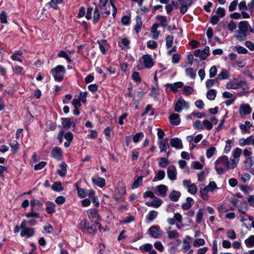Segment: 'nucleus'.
Instances as JSON below:
<instances>
[{"instance_id":"obj_38","label":"nucleus","mask_w":254,"mask_h":254,"mask_svg":"<svg viewBox=\"0 0 254 254\" xmlns=\"http://www.w3.org/2000/svg\"><path fill=\"white\" fill-rule=\"evenodd\" d=\"M9 146L11 147V150L13 153H16L18 151L19 147V144L17 141L13 140L9 143Z\"/></svg>"},{"instance_id":"obj_29","label":"nucleus","mask_w":254,"mask_h":254,"mask_svg":"<svg viewBox=\"0 0 254 254\" xmlns=\"http://www.w3.org/2000/svg\"><path fill=\"white\" fill-rule=\"evenodd\" d=\"M225 143L226 144L224 149V153L228 154L234 146V140L232 139H228L226 141Z\"/></svg>"},{"instance_id":"obj_56","label":"nucleus","mask_w":254,"mask_h":254,"mask_svg":"<svg viewBox=\"0 0 254 254\" xmlns=\"http://www.w3.org/2000/svg\"><path fill=\"white\" fill-rule=\"evenodd\" d=\"M235 49L239 54H246L248 52L247 49L241 46H235Z\"/></svg>"},{"instance_id":"obj_41","label":"nucleus","mask_w":254,"mask_h":254,"mask_svg":"<svg viewBox=\"0 0 254 254\" xmlns=\"http://www.w3.org/2000/svg\"><path fill=\"white\" fill-rule=\"evenodd\" d=\"M229 72L225 69H223L217 75V79L220 80L227 79L229 78Z\"/></svg>"},{"instance_id":"obj_26","label":"nucleus","mask_w":254,"mask_h":254,"mask_svg":"<svg viewBox=\"0 0 254 254\" xmlns=\"http://www.w3.org/2000/svg\"><path fill=\"white\" fill-rule=\"evenodd\" d=\"M166 231L169 239H175L179 237V233L176 230H172L171 227L166 229Z\"/></svg>"},{"instance_id":"obj_62","label":"nucleus","mask_w":254,"mask_h":254,"mask_svg":"<svg viewBox=\"0 0 254 254\" xmlns=\"http://www.w3.org/2000/svg\"><path fill=\"white\" fill-rule=\"evenodd\" d=\"M131 77L133 80L137 82L141 81V78L140 76L139 73L137 72H133L132 73Z\"/></svg>"},{"instance_id":"obj_25","label":"nucleus","mask_w":254,"mask_h":254,"mask_svg":"<svg viewBox=\"0 0 254 254\" xmlns=\"http://www.w3.org/2000/svg\"><path fill=\"white\" fill-rule=\"evenodd\" d=\"M250 26V25L247 21H242L239 23L238 29L247 33L248 31L249 32Z\"/></svg>"},{"instance_id":"obj_61","label":"nucleus","mask_w":254,"mask_h":254,"mask_svg":"<svg viewBox=\"0 0 254 254\" xmlns=\"http://www.w3.org/2000/svg\"><path fill=\"white\" fill-rule=\"evenodd\" d=\"M186 74L193 79L195 77V73L192 68H188L186 69Z\"/></svg>"},{"instance_id":"obj_13","label":"nucleus","mask_w":254,"mask_h":254,"mask_svg":"<svg viewBox=\"0 0 254 254\" xmlns=\"http://www.w3.org/2000/svg\"><path fill=\"white\" fill-rule=\"evenodd\" d=\"M209 48L208 47H205L203 50H196L194 53L195 57H198L200 60H205L209 55Z\"/></svg>"},{"instance_id":"obj_45","label":"nucleus","mask_w":254,"mask_h":254,"mask_svg":"<svg viewBox=\"0 0 254 254\" xmlns=\"http://www.w3.org/2000/svg\"><path fill=\"white\" fill-rule=\"evenodd\" d=\"M203 209L202 208H199L198 210V211L197 212L196 215V222L197 224H200L203 219Z\"/></svg>"},{"instance_id":"obj_53","label":"nucleus","mask_w":254,"mask_h":254,"mask_svg":"<svg viewBox=\"0 0 254 254\" xmlns=\"http://www.w3.org/2000/svg\"><path fill=\"white\" fill-rule=\"evenodd\" d=\"M52 188L53 190L58 191H62L63 190V188L62 187L61 183L60 182L54 183L52 185Z\"/></svg>"},{"instance_id":"obj_33","label":"nucleus","mask_w":254,"mask_h":254,"mask_svg":"<svg viewBox=\"0 0 254 254\" xmlns=\"http://www.w3.org/2000/svg\"><path fill=\"white\" fill-rule=\"evenodd\" d=\"M252 127L251 123L249 121H246L244 124L240 125V127L243 134L246 133Z\"/></svg>"},{"instance_id":"obj_63","label":"nucleus","mask_w":254,"mask_h":254,"mask_svg":"<svg viewBox=\"0 0 254 254\" xmlns=\"http://www.w3.org/2000/svg\"><path fill=\"white\" fill-rule=\"evenodd\" d=\"M203 126L204 127V128L208 130L211 129L213 127L212 123L207 120H205L203 121Z\"/></svg>"},{"instance_id":"obj_21","label":"nucleus","mask_w":254,"mask_h":254,"mask_svg":"<svg viewBox=\"0 0 254 254\" xmlns=\"http://www.w3.org/2000/svg\"><path fill=\"white\" fill-rule=\"evenodd\" d=\"M87 215L89 219L92 221H95L97 222L99 220V217L98 215L97 210L94 209H90L87 211Z\"/></svg>"},{"instance_id":"obj_59","label":"nucleus","mask_w":254,"mask_h":254,"mask_svg":"<svg viewBox=\"0 0 254 254\" xmlns=\"http://www.w3.org/2000/svg\"><path fill=\"white\" fill-rule=\"evenodd\" d=\"M107 44V42L105 40H102L101 41H98V44L99 46V49L103 54H105L106 50L105 48V45Z\"/></svg>"},{"instance_id":"obj_7","label":"nucleus","mask_w":254,"mask_h":254,"mask_svg":"<svg viewBox=\"0 0 254 254\" xmlns=\"http://www.w3.org/2000/svg\"><path fill=\"white\" fill-rule=\"evenodd\" d=\"M126 189L125 185L122 182H119L115 188V197L116 199H119L126 194Z\"/></svg>"},{"instance_id":"obj_5","label":"nucleus","mask_w":254,"mask_h":254,"mask_svg":"<svg viewBox=\"0 0 254 254\" xmlns=\"http://www.w3.org/2000/svg\"><path fill=\"white\" fill-rule=\"evenodd\" d=\"M242 153V150L239 147L235 148L232 152V155L229 160L235 168L237 167L239 163Z\"/></svg>"},{"instance_id":"obj_60","label":"nucleus","mask_w":254,"mask_h":254,"mask_svg":"<svg viewBox=\"0 0 254 254\" xmlns=\"http://www.w3.org/2000/svg\"><path fill=\"white\" fill-rule=\"evenodd\" d=\"M100 16V14L99 10L97 8H95L93 14V22L96 23L99 20Z\"/></svg>"},{"instance_id":"obj_30","label":"nucleus","mask_w":254,"mask_h":254,"mask_svg":"<svg viewBox=\"0 0 254 254\" xmlns=\"http://www.w3.org/2000/svg\"><path fill=\"white\" fill-rule=\"evenodd\" d=\"M168 189L167 186L164 185H161L157 186V190L158 194L161 196L164 197L166 195V192Z\"/></svg>"},{"instance_id":"obj_52","label":"nucleus","mask_w":254,"mask_h":254,"mask_svg":"<svg viewBox=\"0 0 254 254\" xmlns=\"http://www.w3.org/2000/svg\"><path fill=\"white\" fill-rule=\"evenodd\" d=\"M205 242L203 239L198 238L195 240L193 243V246L194 247H199L203 246Z\"/></svg>"},{"instance_id":"obj_2","label":"nucleus","mask_w":254,"mask_h":254,"mask_svg":"<svg viewBox=\"0 0 254 254\" xmlns=\"http://www.w3.org/2000/svg\"><path fill=\"white\" fill-rule=\"evenodd\" d=\"M217 189L216 183L213 181H210L207 186L202 185L200 186L199 192L200 196L202 199L207 200L209 199V192H213Z\"/></svg>"},{"instance_id":"obj_34","label":"nucleus","mask_w":254,"mask_h":254,"mask_svg":"<svg viewBox=\"0 0 254 254\" xmlns=\"http://www.w3.org/2000/svg\"><path fill=\"white\" fill-rule=\"evenodd\" d=\"M240 189L242 191H243L245 194H248L249 193H251L254 190V188L251 186H249L247 185L240 186Z\"/></svg>"},{"instance_id":"obj_64","label":"nucleus","mask_w":254,"mask_h":254,"mask_svg":"<svg viewBox=\"0 0 254 254\" xmlns=\"http://www.w3.org/2000/svg\"><path fill=\"white\" fill-rule=\"evenodd\" d=\"M217 15L220 18L223 17L225 15V10L224 8L218 7L216 10Z\"/></svg>"},{"instance_id":"obj_19","label":"nucleus","mask_w":254,"mask_h":254,"mask_svg":"<svg viewBox=\"0 0 254 254\" xmlns=\"http://www.w3.org/2000/svg\"><path fill=\"white\" fill-rule=\"evenodd\" d=\"M158 145L161 152H165L169 148L167 138L160 139L158 141Z\"/></svg>"},{"instance_id":"obj_50","label":"nucleus","mask_w":254,"mask_h":254,"mask_svg":"<svg viewBox=\"0 0 254 254\" xmlns=\"http://www.w3.org/2000/svg\"><path fill=\"white\" fill-rule=\"evenodd\" d=\"M143 177L140 176L137 178L136 180H135L132 185L131 188L132 189H135L137 188L139 186H140L142 182Z\"/></svg>"},{"instance_id":"obj_20","label":"nucleus","mask_w":254,"mask_h":254,"mask_svg":"<svg viewBox=\"0 0 254 254\" xmlns=\"http://www.w3.org/2000/svg\"><path fill=\"white\" fill-rule=\"evenodd\" d=\"M46 210L48 214H54L56 212V204L52 201H48L45 203Z\"/></svg>"},{"instance_id":"obj_3","label":"nucleus","mask_w":254,"mask_h":254,"mask_svg":"<svg viewBox=\"0 0 254 254\" xmlns=\"http://www.w3.org/2000/svg\"><path fill=\"white\" fill-rule=\"evenodd\" d=\"M51 73L56 81L61 82L64 79L65 68L64 66L59 65L53 68L51 70Z\"/></svg>"},{"instance_id":"obj_48","label":"nucleus","mask_w":254,"mask_h":254,"mask_svg":"<svg viewBox=\"0 0 254 254\" xmlns=\"http://www.w3.org/2000/svg\"><path fill=\"white\" fill-rule=\"evenodd\" d=\"M158 212L155 210L150 211L147 215V220L148 222H152L157 216Z\"/></svg>"},{"instance_id":"obj_6","label":"nucleus","mask_w":254,"mask_h":254,"mask_svg":"<svg viewBox=\"0 0 254 254\" xmlns=\"http://www.w3.org/2000/svg\"><path fill=\"white\" fill-rule=\"evenodd\" d=\"M246 82L244 80L233 79L227 83L226 87L228 89H238L246 85Z\"/></svg>"},{"instance_id":"obj_23","label":"nucleus","mask_w":254,"mask_h":254,"mask_svg":"<svg viewBox=\"0 0 254 254\" xmlns=\"http://www.w3.org/2000/svg\"><path fill=\"white\" fill-rule=\"evenodd\" d=\"M92 181L94 185L100 188H103L105 185V180L101 177L98 176L92 177Z\"/></svg>"},{"instance_id":"obj_27","label":"nucleus","mask_w":254,"mask_h":254,"mask_svg":"<svg viewBox=\"0 0 254 254\" xmlns=\"http://www.w3.org/2000/svg\"><path fill=\"white\" fill-rule=\"evenodd\" d=\"M52 156L55 159L59 160L62 156V151L59 147H55L52 151Z\"/></svg>"},{"instance_id":"obj_14","label":"nucleus","mask_w":254,"mask_h":254,"mask_svg":"<svg viewBox=\"0 0 254 254\" xmlns=\"http://www.w3.org/2000/svg\"><path fill=\"white\" fill-rule=\"evenodd\" d=\"M252 109L248 103H242L240 106L239 114L241 116H247L251 114Z\"/></svg>"},{"instance_id":"obj_10","label":"nucleus","mask_w":254,"mask_h":254,"mask_svg":"<svg viewBox=\"0 0 254 254\" xmlns=\"http://www.w3.org/2000/svg\"><path fill=\"white\" fill-rule=\"evenodd\" d=\"M149 234L154 238L159 239L161 237L162 232L160 230L159 226L154 225L151 226L148 230Z\"/></svg>"},{"instance_id":"obj_39","label":"nucleus","mask_w":254,"mask_h":254,"mask_svg":"<svg viewBox=\"0 0 254 254\" xmlns=\"http://www.w3.org/2000/svg\"><path fill=\"white\" fill-rule=\"evenodd\" d=\"M129 44V41L126 38L122 39L121 41L118 42V45L122 49L128 47Z\"/></svg>"},{"instance_id":"obj_15","label":"nucleus","mask_w":254,"mask_h":254,"mask_svg":"<svg viewBox=\"0 0 254 254\" xmlns=\"http://www.w3.org/2000/svg\"><path fill=\"white\" fill-rule=\"evenodd\" d=\"M167 174L168 178L170 180L175 181L177 179V171L174 165H170L167 168Z\"/></svg>"},{"instance_id":"obj_51","label":"nucleus","mask_w":254,"mask_h":254,"mask_svg":"<svg viewBox=\"0 0 254 254\" xmlns=\"http://www.w3.org/2000/svg\"><path fill=\"white\" fill-rule=\"evenodd\" d=\"M144 137V134L143 132H138L135 133L133 136V141L134 143H137Z\"/></svg>"},{"instance_id":"obj_55","label":"nucleus","mask_w":254,"mask_h":254,"mask_svg":"<svg viewBox=\"0 0 254 254\" xmlns=\"http://www.w3.org/2000/svg\"><path fill=\"white\" fill-rule=\"evenodd\" d=\"M135 220V218L132 216H128L124 218V219L121 221V224H125L127 223H131L133 221H134Z\"/></svg>"},{"instance_id":"obj_11","label":"nucleus","mask_w":254,"mask_h":254,"mask_svg":"<svg viewBox=\"0 0 254 254\" xmlns=\"http://www.w3.org/2000/svg\"><path fill=\"white\" fill-rule=\"evenodd\" d=\"M189 107V103L183 98H180L175 104V111L180 113L184 109H188Z\"/></svg>"},{"instance_id":"obj_17","label":"nucleus","mask_w":254,"mask_h":254,"mask_svg":"<svg viewBox=\"0 0 254 254\" xmlns=\"http://www.w3.org/2000/svg\"><path fill=\"white\" fill-rule=\"evenodd\" d=\"M62 124L64 128L68 129L71 127L73 128L75 127V124L73 120L68 118H65L62 119Z\"/></svg>"},{"instance_id":"obj_32","label":"nucleus","mask_w":254,"mask_h":254,"mask_svg":"<svg viewBox=\"0 0 254 254\" xmlns=\"http://www.w3.org/2000/svg\"><path fill=\"white\" fill-rule=\"evenodd\" d=\"M246 246L248 248L254 247V235L250 236L244 241Z\"/></svg>"},{"instance_id":"obj_43","label":"nucleus","mask_w":254,"mask_h":254,"mask_svg":"<svg viewBox=\"0 0 254 254\" xmlns=\"http://www.w3.org/2000/svg\"><path fill=\"white\" fill-rule=\"evenodd\" d=\"M142 22L141 20V18L137 16L136 18V25L134 27V30H135L136 33H138L142 27Z\"/></svg>"},{"instance_id":"obj_12","label":"nucleus","mask_w":254,"mask_h":254,"mask_svg":"<svg viewBox=\"0 0 254 254\" xmlns=\"http://www.w3.org/2000/svg\"><path fill=\"white\" fill-rule=\"evenodd\" d=\"M165 86L166 87L167 91L168 89H169V91L176 93L179 89L183 87L184 83L181 81H179L174 83H167Z\"/></svg>"},{"instance_id":"obj_57","label":"nucleus","mask_w":254,"mask_h":254,"mask_svg":"<svg viewBox=\"0 0 254 254\" xmlns=\"http://www.w3.org/2000/svg\"><path fill=\"white\" fill-rule=\"evenodd\" d=\"M173 41V36L172 35H169L166 39V45L167 48L169 49L172 47Z\"/></svg>"},{"instance_id":"obj_9","label":"nucleus","mask_w":254,"mask_h":254,"mask_svg":"<svg viewBox=\"0 0 254 254\" xmlns=\"http://www.w3.org/2000/svg\"><path fill=\"white\" fill-rule=\"evenodd\" d=\"M25 215L27 218H31V219L27 222V224L30 226L35 225L37 224L35 219L40 217L39 214L34 212L33 209H31L30 212L25 213Z\"/></svg>"},{"instance_id":"obj_28","label":"nucleus","mask_w":254,"mask_h":254,"mask_svg":"<svg viewBox=\"0 0 254 254\" xmlns=\"http://www.w3.org/2000/svg\"><path fill=\"white\" fill-rule=\"evenodd\" d=\"M81 224L82 225H83L85 228H86L88 232L89 233H92L94 231L95 225H99V227L101 226L100 224L98 222H95L93 225L91 226V227H88V225L87 224V222L86 220L82 221L81 222Z\"/></svg>"},{"instance_id":"obj_58","label":"nucleus","mask_w":254,"mask_h":254,"mask_svg":"<svg viewBox=\"0 0 254 254\" xmlns=\"http://www.w3.org/2000/svg\"><path fill=\"white\" fill-rule=\"evenodd\" d=\"M157 46V43L153 40H149L147 43V47L150 49H155Z\"/></svg>"},{"instance_id":"obj_37","label":"nucleus","mask_w":254,"mask_h":254,"mask_svg":"<svg viewBox=\"0 0 254 254\" xmlns=\"http://www.w3.org/2000/svg\"><path fill=\"white\" fill-rule=\"evenodd\" d=\"M61 169L58 171V173L61 177L64 176L66 174V164L64 163H62L60 165Z\"/></svg>"},{"instance_id":"obj_1","label":"nucleus","mask_w":254,"mask_h":254,"mask_svg":"<svg viewBox=\"0 0 254 254\" xmlns=\"http://www.w3.org/2000/svg\"><path fill=\"white\" fill-rule=\"evenodd\" d=\"M215 170L218 175H221L227 171L234 169L235 168L230 162L229 157L223 155L218 157L214 162Z\"/></svg>"},{"instance_id":"obj_47","label":"nucleus","mask_w":254,"mask_h":254,"mask_svg":"<svg viewBox=\"0 0 254 254\" xmlns=\"http://www.w3.org/2000/svg\"><path fill=\"white\" fill-rule=\"evenodd\" d=\"M156 19L159 21V24L165 27L167 24L166 17L161 15H157L156 16Z\"/></svg>"},{"instance_id":"obj_31","label":"nucleus","mask_w":254,"mask_h":254,"mask_svg":"<svg viewBox=\"0 0 254 254\" xmlns=\"http://www.w3.org/2000/svg\"><path fill=\"white\" fill-rule=\"evenodd\" d=\"M155 199L151 203L147 202L146 204L149 206H153L155 208L159 207L162 203V200L157 197H154Z\"/></svg>"},{"instance_id":"obj_40","label":"nucleus","mask_w":254,"mask_h":254,"mask_svg":"<svg viewBox=\"0 0 254 254\" xmlns=\"http://www.w3.org/2000/svg\"><path fill=\"white\" fill-rule=\"evenodd\" d=\"M147 114H148L150 116H152L154 115V111L153 110L152 106L151 105H147L144 111L141 114V116L144 117Z\"/></svg>"},{"instance_id":"obj_44","label":"nucleus","mask_w":254,"mask_h":254,"mask_svg":"<svg viewBox=\"0 0 254 254\" xmlns=\"http://www.w3.org/2000/svg\"><path fill=\"white\" fill-rule=\"evenodd\" d=\"M252 136H250L246 138H242L239 139V142L241 146L250 145L251 144Z\"/></svg>"},{"instance_id":"obj_16","label":"nucleus","mask_w":254,"mask_h":254,"mask_svg":"<svg viewBox=\"0 0 254 254\" xmlns=\"http://www.w3.org/2000/svg\"><path fill=\"white\" fill-rule=\"evenodd\" d=\"M144 65L146 68H151L154 65V61L150 55H145L142 57Z\"/></svg>"},{"instance_id":"obj_42","label":"nucleus","mask_w":254,"mask_h":254,"mask_svg":"<svg viewBox=\"0 0 254 254\" xmlns=\"http://www.w3.org/2000/svg\"><path fill=\"white\" fill-rule=\"evenodd\" d=\"M169 164V161L167 158L161 157L158 159V165L160 167L165 168Z\"/></svg>"},{"instance_id":"obj_8","label":"nucleus","mask_w":254,"mask_h":254,"mask_svg":"<svg viewBox=\"0 0 254 254\" xmlns=\"http://www.w3.org/2000/svg\"><path fill=\"white\" fill-rule=\"evenodd\" d=\"M184 188L188 189V191L191 194H194L197 191L196 186L194 184L191 183L190 180H184L183 182Z\"/></svg>"},{"instance_id":"obj_54","label":"nucleus","mask_w":254,"mask_h":254,"mask_svg":"<svg viewBox=\"0 0 254 254\" xmlns=\"http://www.w3.org/2000/svg\"><path fill=\"white\" fill-rule=\"evenodd\" d=\"M216 151V148L212 146L207 149L206 152V156L207 158H210L214 154Z\"/></svg>"},{"instance_id":"obj_24","label":"nucleus","mask_w":254,"mask_h":254,"mask_svg":"<svg viewBox=\"0 0 254 254\" xmlns=\"http://www.w3.org/2000/svg\"><path fill=\"white\" fill-rule=\"evenodd\" d=\"M170 124L173 126H178L181 123L180 116L177 114H172L169 117Z\"/></svg>"},{"instance_id":"obj_18","label":"nucleus","mask_w":254,"mask_h":254,"mask_svg":"<svg viewBox=\"0 0 254 254\" xmlns=\"http://www.w3.org/2000/svg\"><path fill=\"white\" fill-rule=\"evenodd\" d=\"M170 144L171 146L177 149H181L183 148L181 139L178 137L172 138L170 140Z\"/></svg>"},{"instance_id":"obj_35","label":"nucleus","mask_w":254,"mask_h":254,"mask_svg":"<svg viewBox=\"0 0 254 254\" xmlns=\"http://www.w3.org/2000/svg\"><path fill=\"white\" fill-rule=\"evenodd\" d=\"M165 176V172L164 170H161L158 171L156 174L155 176L153 179V182H156L157 181H160L163 180Z\"/></svg>"},{"instance_id":"obj_4","label":"nucleus","mask_w":254,"mask_h":254,"mask_svg":"<svg viewBox=\"0 0 254 254\" xmlns=\"http://www.w3.org/2000/svg\"><path fill=\"white\" fill-rule=\"evenodd\" d=\"M27 222L26 220H22L20 224V229L21 230L20 236L28 238L34 236L35 230L32 228H27Z\"/></svg>"},{"instance_id":"obj_36","label":"nucleus","mask_w":254,"mask_h":254,"mask_svg":"<svg viewBox=\"0 0 254 254\" xmlns=\"http://www.w3.org/2000/svg\"><path fill=\"white\" fill-rule=\"evenodd\" d=\"M181 196L180 191L173 190L169 194V197L172 201H177Z\"/></svg>"},{"instance_id":"obj_49","label":"nucleus","mask_w":254,"mask_h":254,"mask_svg":"<svg viewBox=\"0 0 254 254\" xmlns=\"http://www.w3.org/2000/svg\"><path fill=\"white\" fill-rule=\"evenodd\" d=\"M76 189L77 191L78 195L80 198L85 197L87 195V192L84 189L79 188L78 186H76Z\"/></svg>"},{"instance_id":"obj_46","label":"nucleus","mask_w":254,"mask_h":254,"mask_svg":"<svg viewBox=\"0 0 254 254\" xmlns=\"http://www.w3.org/2000/svg\"><path fill=\"white\" fill-rule=\"evenodd\" d=\"M216 96V92L214 89H210L206 93L207 98L210 100H214Z\"/></svg>"},{"instance_id":"obj_22","label":"nucleus","mask_w":254,"mask_h":254,"mask_svg":"<svg viewBox=\"0 0 254 254\" xmlns=\"http://www.w3.org/2000/svg\"><path fill=\"white\" fill-rule=\"evenodd\" d=\"M247 33L239 30H236L234 32V37L239 41H245L247 39Z\"/></svg>"}]
</instances>
